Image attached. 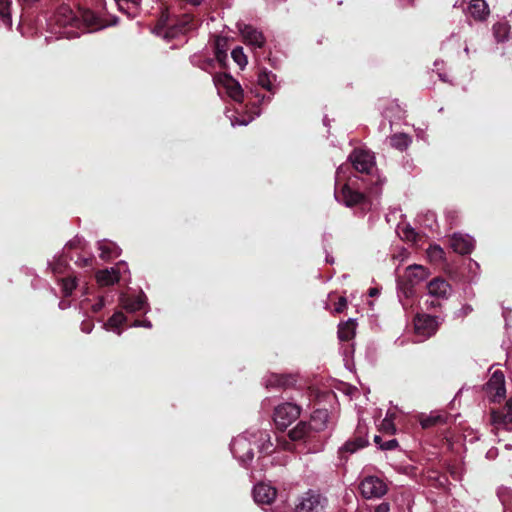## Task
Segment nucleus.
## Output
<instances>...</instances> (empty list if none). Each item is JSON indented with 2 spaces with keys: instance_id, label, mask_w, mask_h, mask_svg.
Segmentation results:
<instances>
[{
  "instance_id": "bb28decb",
  "label": "nucleus",
  "mask_w": 512,
  "mask_h": 512,
  "mask_svg": "<svg viewBox=\"0 0 512 512\" xmlns=\"http://www.w3.org/2000/svg\"><path fill=\"white\" fill-rule=\"evenodd\" d=\"M328 412L326 410H316L311 417V427L314 430H322L326 427Z\"/></svg>"
},
{
  "instance_id": "a18cd8bd",
  "label": "nucleus",
  "mask_w": 512,
  "mask_h": 512,
  "mask_svg": "<svg viewBox=\"0 0 512 512\" xmlns=\"http://www.w3.org/2000/svg\"><path fill=\"white\" fill-rule=\"evenodd\" d=\"M278 443L282 447V449H284V450H292L293 447H294L292 443H290V442H288L286 440H283V441L282 440H278Z\"/></svg>"
},
{
  "instance_id": "f704fd0d",
  "label": "nucleus",
  "mask_w": 512,
  "mask_h": 512,
  "mask_svg": "<svg viewBox=\"0 0 512 512\" xmlns=\"http://www.w3.org/2000/svg\"><path fill=\"white\" fill-rule=\"evenodd\" d=\"M191 21V18L190 16H185L183 18V20L181 21V23L174 29H170L169 31L165 32V37H174L177 33H184L186 32L189 27H187L189 25Z\"/></svg>"
},
{
  "instance_id": "ea45409f",
  "label": "nucleus",
  "mask_w": 512,
  "mask_h": 512,
  "mask_svg": "<svg viewBox=\"0 0 512 512\" xmlns=\"http://www.w3.org/2000/svg\"><path fill=\"white\" fill-rule=\"evenodd\" d=\"M259 441H262V444L260 446L261 450L265 453H269V447L272 446L270 443V437L269 434L265 431H259Z\"/></svg>"
},
{
  "instance_id": "4c0bfd02",
  "label": "nucleus",
  "mask_w": 512,
  "mask_h": 512,
  "mask_svg": "<svg viewBox=\"0 0 512 512\" xmlns=\"http://www.w3.org/2000/svg\"><path fill=\"white\" fill-rule=\"evenodd\" d=\"M380 430L388 434H394L396 432V428L392 418L388 416L385 417L380 424Z\"/></svg>"
},
{
  "instance_id": "bf43d9fd",
  "label": "nucleus",
  "mask_w": 512,
  "mask_h": 512,
  "mask_svg": "<svg viewBox=\"0 0 512 512\" xmlns=\"http://www.w3.org/2000/svg\"><path fill=\"white\" fill-rule=\"evenodd\" d=\"M89 261H90L89 259H84L83 260V265H88Z\"/></svg>"
},
{
  "instance_id": "c756f323",
  "label": "nucleus",
  "mask_w": 512,
  "mask_h": 512,
  "mask_svg": "<svg viewBox=\"0 0 512 512\" xmlns=\"http://www.w3.org/2000/svg\"><path fill=\"white\" fill-rule=\"evenodd\" d=\"M498 497L503 505L505 512H512V491L503 487L498 491Z\"/></svg>"
},
{
  "instance_id": "ddd939ff",
  "label": "nucleus",
  "mask_w": 512,
  "mask_h": 512,
  "mask_svg": "<svg viewBox=\"0 0 512 512\" xmlns=\"http://www.w3.org/2000/svg\"><path fill=\"white\" fill-rule=\"evenodd\" d=\"M252 494L256 503L271 504L277 496V490L270 484L258 483L254 486Z\"/></svg>"
},
{
  "instance_id": "f8f14e48",
  "label": "nucleus",
  "mask_w": 512,
  "mask_h": 512,
  "mask_svg": "<svg viewBox=\"0 0 512 512\" xmlns=\"http://www.w3.org/2000/svg\"><path fill=\"white\" fill-rule=\"evenodd\" d=\"M335 198L348 207L356 205L364 207L367 202L366 197L362 193L351 189L348 185H344L341 191H335Z\"/></svg>"
},
{
  "instance_id": "a211bd4d",
  "label": "nucleus",
  "mask_w": 512,
  "mask_h": 512,
  "mask_svg": "<svg viewBox=\"0 0 512 512\" xmlns=\"http://www.w3.org/2000/svg\"><path fill=\"white\" fill-rule=\"evenodd\" d=\"M414 295L415 289L413 285H410L402 280L398 282V297L405 310L413 307Z\"/></svg>"
},
{
  "instance_id": "9b49d317",
  "label": "nucleus",
  "mask_w": 512,
  "mask_h": 512,
  "mask_svg": "<svg viewBox=\"0 0 512 512\" xmlns=\"http://www.w3.org/2000/svg\"><path fill=\"white\" fill-rule=\"evenodd\" d=\"M349 159L353 167L361 173H369L375 164L373 154L362 149L354 150Z\"/></svg>"
},
{
  "instance_id": "4468645a",
  "label": "nucleus",
  "mask_w": 512,
  "mask_h": 512,
  "mask_svg": "<svg viewBox=\"0 0 512 512\" xmlns=\"http://www.w3.org/2000/svg\"><path fill=\"white\" fill-rule=\"evenodd\" d=\"M238 29L243 37L244 42L254 48H261L265 43L262 32L254 27L246 24H238Z\"/></svg>"
},
{
  "instance_id": "4be33fe9",
  "label": "nucleus",
  "mask_w": 512,
  "mask_h": 512,
  "mask_svg": "<svg viewBox=\"0 0 512 512\" xmlns=\"http://www.w3.org/2000/svg\"><path fill=\"white\" fill-rule=\"evenodd\" d=\"M493 35L497 42H504L512 38L511 26L506 21H500L493 26Z\"/></svg>"
},
{
  "instance_id": "2eb2a0df",
  "label": "nucleus",
  "mask_w": 512,
  "mask_h": 512,
  "mask_svg": "<svg viewBox=\"0 0 512 512\" xmlns=\"http://www.w3.org/2000/svg\"><path fill=\"white\" fill-rule=\"evenodd\" d=\"M429 295L437 298L446 299L451 294V286L441 278H435L427 285Z\"/></svg>"
},
{
  "instance_id": "0eeeda50",
  "label": "nucleus",
  "mask_w": 512,
  "mask_h": 512,
  "mask_svg": "<svg viewBox=\"0 0 512 512\" xmlns=\"http://www.w3.org/2000/svg\"><path fill=\"white\" fill-rule=\"evenodd\" d=\"M248 433L239 435L233 439L231 443V451L233 455L243 464H248L253 459V449Z\"/></svg>"
},
{
  "instance_id": "7ed1b4c3",
  "label": "nucleus",
  "mask_w": 512,
  "mask_h": 512,
  "mask_svg": "<svg viewBox=\"0 0 512 512\" xmlns=\"http://www.w3.org/2000/svg\"><path fill=\"white\" fill-rule=\"evenodd\" d=\"M327 499L319 492L308 490L299 499L296 504L297 512H318L326 508Z\"/></svg>"
},
{
  "instance_id": "72a5a7b5",
  "label": "nucleus",
  "mask_w": 512,
  "mask_h": 512,
  "mask_svg": "<svg viewBox=\"0 0 512 512\" xmlns=\"http://www.w3.org/2000/svg\"><path fill=\"white\" fill-rule=\"evenodd\" d=\"M60 285L63 294L65 296H70L77 286L76 278L71 276L62 278L60 280Z\"/></svg>"
},
{
  "instance_id": "9d476101",
  "label": "nucleus",
  "mask_w": 512,
  "mask_h": 512,
  "mask_svg": "<svg viewBox=\"0 0 512 512\" xmlns=\"http://www.w3.org/2000/svg\"><path fill=\"white\" fill-rule=\"evenodd\" d=\"M126 272H128L127 264L121 261L115 267L98 271L96 273V281L99 286H110L118 282L121 274Z\"/></svg>"
},
{
  "instance_id": "13d9d810",
  "label": "nucleus",
  "mask_w": 512,
  "mask_h": 512,
  "mask_svg": "<svg viewBox=\"0 0 512 512\" xmlns=\"http://www.w3.org/2000/svg\"><path fill=\"white\" fill-rule=\"evenodd\" d=\"M342 169H343V167H342V166H340V167L337 169V178H339V175H340V173H341Z\"/></svg>"
},
{
  "instance_id": "e433bc0d",
  "label": "nucleus",
  "mask_w": 512,
  "mask_h": 512,
  "mask_svg": "<svg viewBox=\"0 0 512 512\" xmlns=\"http://www.w3.org/2000/svg\"><path fill=\"white\" fill-rule=\"evenodd\" d=\"M443 421L442 416L440 415H429L426 417L421 418L420 423L423 428H429L437 423H440Z\"/></svg>"
},
{
  "instance_id": "49530a36",
  "label": "nucleus",
  "mask_w": 512,
  "mask_h": 512,
  "mask_svg": "<svg viewBox=\"0 0 512 512\" xmlns=\"http://www.w3.org/2000/svg\"><path fill=\"white\" fill-rule=\"evenodd\" d=\"M221 42H222V40L220 38H218L217 41H216V48H217V52H218V57L220 56L221 53L225 54L224 45H222Z\"/></svg>"
},
{
  "instance_id": "3c124183",
  "label": "nucleus",
  "mask_w": 512,
  "mask_h": 512,
  "mask_svg": "<svg viewBox=\"0 0 512 512\" xmlns=\"http://www.w3.org/2000/svg\"><path fill=\"white\" fill-rule=\"evenodd\" d=\"M471 311H472V307H471V306H469V305H466V306H464V307L461 309V312H462V315H463V316L468 315Z\"/></svg>"
},
{
  "instance_id": "603ef678",
  "label": "nucleus",
  "mask_w": 512,
  "mask_h": 512,
  "mask_svg": "<svg viewBox=\"0 0 512 512\" xmlns=\"http://www.w3.org/2000/svg\"><path fill=\"white\" fill-rule=\"evenodd\" d=\"M389 510V506L387 504H382L378 507L376 512H387Z\"/></svg>"
},
{
  "instance_id": "f03ea898",
  "label": "nucleus",
  "mask_w": 512,
  "mask_h": 512,
  "mask_svg": "<svg viewBox=\"0 0 512 512\" xmlns=\"http://www.w3.org/2000/svg\"><path fill=\"white\" fill-rule=\"evenodd\" d=\"M490 423L495 434L501 430L512 431V398H510L502 409H491Z\"/></svg>"
},
{
  "instance_id": "dca6fc26",
  "label": "nucleus",
  "mask_w": 512,
  "mask_h": 512,
  "mask_svg": "<svg viewBox=\"0 0 512 512\" xmlns=\"http://www.w3.org/2000/svg\"><path fill=\"white\" fill-rule=\"evenodd\" d=\"M452 249L459 254H468L474 247V240L468 235L454 234L450 240Z\"/></svg>"
},
{
  "instance_id": "5fc2aeb1",
  "label": "nucleus",
  "mask_w": 512,
  "mask_h": 512,
  "mask_svg": "<svg viewBox=\"0 0 512 512\" xmlns=\"http://www.w3.org/2000/svg\"><path fill=\"white\" fill-rule=\"evenodd\" d=\"M250 121H251V119H250V120H248V121H245V120H244V121H240V122H232V125H233V126H234V125H236V124H239V125H247Z\"/></svg>"
},
{
  "instance_id": "f3484780",
  "label": "nucleus",
  "mask_w": 512,
  "mask_h": 512,
  "mask_svg": "<svg viewBox=\"0 0 512 512\" xmlns=\"http://www.w3.org/2000/svg\"><path fill=\"white\" fill-rule=\"evenodd\" d=\"M427 276V270L423 266L412 265L406 269L405 274L401 280L415 286L418 283L424 281Z\"/></svg>"
},
{
  "instance_id": "473e14b6",
  "label": "nucleus",
  "mask_w": 512,
  "mask_h": 512,
  "mask_svg": "<svg viewBox=\"0 0 512 512\" xmlns=\"http://www.w3.org/2000/svg\"><path fill=\"white\" fill-rule=\"evenodd\" d=\"M125 321V315L122 312H116L110 317L108 322L105 324V328L107 330L116 331V329H118Z\"/></svg>"
},
{
  "instance_id": "412c9836",
  "label": "nucleus",
  "mask_w": 512,
  "mask_h": 512,
  "mask_svg": "<svg viewBox=\"0 0 512 512\" xmlns=\"http://www.w3.org/2000/svg\"><path fill=\"white\" fill-rule=\"evenodd\" d=\"M98 248L100 250V257L104 260H110L112 258L118 257L120 254L118 246L111 241H100L98 243Z\"/></svg>"
},
{
  "instance_id": "de8ad7c7",
  "label": "nucleus",
  "mask_w": 512,
  "mask_h": 512,
  "mask_svg": "<svg viewBox=\"0 0 512 512\" xmlns=\"http://www.w3.org/2000/svg\"><path fill=\"white\" fill-rule=\"evenodd\" d=\"M133 326H135V327L143 326V327H146V328H151L152 327L150 321H135Z\"/></svg>"
},
{
  "instance_id": "1a4fd4ad",
  "label": "nucleus",
  "mask_w": 512,
  "mask_h": 512,
  "mask_svg": "<svg viewBox=\"0 0 512 512\" xmlns=\"http://www.w3.org/2000/svg\"><path fill=\"white\" fill-rule=\"evenodd\" d=\"M439 322L436 317L427 314H418L414 318V330L417 336L427 339L435 334Z\"/></svg>"
},
{
  "instance_id": "8fccbe9b",
  "label": "nucleus",
  "mask_w": 512,
  "mask_h": 512,
  "mask_svg": "<svg viewBox=\"0 0 512 512\" xmlns=\"http://www.w3.org/2000/svg\"><path fill=\"white\" fill-rule=\"evenodd\" d=\"M380 291L378 288H370L369 289V296L370 297H376L377 295H379Z\"/></svg>"
},
{
  "instance_id": "cd10ccee",
  "label": "nucleus",
  "mask_w": 512,
  "mask_h": 512,
  "mask_svg": "<svg viewBox=\"0 0 512 512\" xmlns=\"http://www.w3.org/2000/svg\"><path fill=\"white\" fill-rule=\"evenodd\" d=\"M411 143V138L405 133L394 134L390 137V144L398 150L406 149Z\"/></svg>"
},
{
  "instance_id": "39448f33",
  "label": "nucleus",
  "mask_w": 512,
  "mask_h": 512,
  "mask_svg": "<svg viewBox=\"0 0 512 512\" xmlns=\"http://www.w3.org/2000/svg\"><path fill=\"white\" fill-rule=\"evenodd\" d=\"M300 415V408L293 403L278 405L274 411V422L279 429H286Z\"/></svg>"
},
{
  "instance_id": "2f4dec72",
  "label": "nucleus",
  "mask_w": 512,
  "mask_h": 512,
  "mask_svg": "<svg viewBox=\"0 0 512 512\" xmlns=\"http://www.w3.org/2000/svg\"><path fill=\"white\" fill-rule=\"evenodd\" d=\"M10 5L11 2L9 0H0V17L3 21V24L7 27H11L12 24Z\"/></svg>"
},
{
  "instance_id": "6e6552de",
  "label": "nucleus",
  "mask_w": 512,
  "mask_h": 512,
  "mask_svg": "<svg viewBox=\"0 0 512 512\" xmlns=\"http://www.w3.org/2000/svg\"><path fill=\"white\" fill-rule=\"evenodd\" d=\"M360 491L367 499L380 498L387 492V485L379 477L367 476L360 483Z\"/></svg>"
},
{
  "instance_id": "f257e3e1",
  "label": "nucleus",
  "mask_w": 512,
  "mask_h": 512,
  "mask_svg": "<svg viewBox=\"0 0 512 512\" xmlns=\"http://www.w3.org/2000/svg\"><path fill=\"white\" fill-rule=\"evenodd\" d=\"M52 29L61 37L76 38L85 29H97L96 17L90 10L78 9L75 12L69 5L63 4L53 16Z\"/></svg>"
},
{
  "instance_id": "7c9ffc66",
  "label": "nucleus",
  "mask_w": 512,
  "mask_h": 512,
  "mask_svg": "<svg viewBox=\"0 0 512 512\" xmlns=\"http://www.w3.org/2000/svg\"><path fill=\"white\" fill-rule=\"evenodd\" d=\"M274 80L275 76L266 70H262L258 74V84L268 91H272Z\"/></svg>"
},
{
  "instance_id": "c03bdc74",
  "label": "nucleus",
  "mask_w": 512,
  "mask_h": 512,
  "mask_svg": "<svg viewBox=\"0 0 512 512\" xmlns=\"http://www.w3.org/2000/svg\"><path fill=\"white\" fill-rule=\"evenodd\" d=\"M104 307V300L103 298H99L96 303H94L92 306H91V309L93 312H99L102 308Z\"/></svg>"
},
{
  "instance_id": "aec40b11",
  "label": "nucleus",
  "mask_w": 512,
  "mask_h": 512,
  "mask_svg": "<svg viewBox=\"0 0 512 512\" xmlns=\"http://www.w3.org/2000/svg\"><path fill=\"white\" fill-rule=\"evenodd\" d=\"M468 13L476 20H484L489 15V8L484 0H472L468 6Z\"/></svg>"
},
{
  "instance_id": "393cba45",
  "label": "nucleus",
  "mask_w": 512,
  "mask_h": 512,
  "mask_svg": "<svg viewBox=\"0 0 512 512\" xmlns=\"http://www.w3.org/2000/svg\"><path fill=\"white\" fill-rule=\"evenodd\" d=\"M119 10L126 13L128 16L133 17L137 13L139 0H114Z\"/></svg>"
},
{
  "instance_id": "a19ab883",
  "label": "nucleus",
  "mask_w": 512,
  "mask_h": 512,
  "mask_svg": "<svg viewBox=\"0 0 512 512\" xmlns=\"http://www.w3.org/2000/svg\"><path fill=\"white\" fill-rule=\"evenodd\" d=\"M443 254L444 252L439 246H431L429 248V255L435 259H441Z\"/></svg>"
},
{
  "instance_id": "b1692460",
  "label": "nucleus",
  "mask_w": 512,
  "mask_h": 512,
  "mask_svg": "<svg viewBox=\"0 0 512 512\" xmlns=\"http://www.w3.org/2000/svg\"><path fill=\"white\" fill-rule=\"evenodd\" d=\"M311 425H308L305 422H300L297 424L292 430L289 431V438L291 441H299L304 439L309 431H310Z\"/></svg>"
},
{
  "instance_id": "6ab92c4d",
  "label": "nucleus",
  "mask_w": 512,
  "mask_h": 512,
  "mask_svg": "<svg viewBox=\"0 0 512 512\" xmlns=\"http://www.w3.org/2000/svg\"><path fill=\"white\" fill-rule=\"evenodd\" d=\"M123 308L128 312L141 311L146 306V296L139 294L135 297L124 296L121 298Z\"/></svg>"
},
{
  "instance_id": "20e7f679",
  "label": "nucleus",
  "mask_w": 512,
  "mask_h": 512,
  "mask_svg": "<svg viewBox=\"0 0 512 512\" xmlns=\"http://www.w3.org/2000/svg\"><path fill=\"white\" fill-rule=\"evenodd\" d=\"M215 86L224 89L227 95L236 102L243 100V89L239 82L228 74H216L213 77Z\"/></svg>"
},
{
  "instance_id": "37998d69",
  "label": "nucleus",
  "mask_w": 512,
  "mask_h": 512,
  "mask_svg": "<svg viewBox=\"0 0 512 512\" xmlns=\"http://www.w3.org/2000/svg\"><path fill=\"white\" fill-rule=\"evenodd\" d=\"M398 445V442L396 439H391L389 441L384 442V444H381V449L383 450H392L396 448Z\"/></svg>"
},
{
  "instance_id": "6e6d98bb",
  "label": "nucleus",
  "mask_w": 512,
  "mask_h": 512,
  "mask_svg": "<svg viewBox=\"0 0 512 512\" xmlns=\"http://www.w3.org/2000/svg\"><path fill=\"white\" fill-rule=\"evenodd\" d=\"M79 242H80L79 240H73V241H70V242L68 243V245H69L70 247H75V246H76V243H79Z\"/></svg>"
},
{
  "instance_id": "423d86ee",
  "label": "nucleus",
  "mask_w": 512,
  "mask_h": 512,
  "mask_svg": "<svg viewBox=\"0 0 512 512\" xmlns=\"http://www.w3.org/2000/svg\"><path fill=\"white\" fill-rule=\"evenodd\" d=\"M486 393L491 402H500L506 395L505 377L502 371L495 370L486 386Z\"/></svg>"
},
{
  "instance_id": "09e8293b",
  "label": "nucleus",
  "mask_w": 512,
  "mask_h": 512,
  "mask_svg": "<svg viewBox=\"0 0 512 512\" xmlns=\"http://www.w3.org/2000/svg\"><path fill=\"white\" fill-rule=\"evenodd\" d=\"M81 329L85 333H89L92 330V325L90 323H82Z\"/></svg>"
},
{
  "instance_id": "c85d7f7f",
  "label": "nucleus",
  "mask_w": 512,
  "mask_h": 512,
  "mask_svg": "<svg viewBox=\"0 0 512 512\" xmlns=\"http://www.w3.org/2000/svg\"><path fill=\"white\" fill-rule=\"evenodd\" d=\"M368 441L363 437H356L353 440L347 441L341 448V452L354 453L357 450L365 447Z\"/></svg>"
},
{
  "instance_id": "58836bf2",
  "label": "nucleus",
  "mask_w": 512,
  "mask_h": 512,
  "mask_svg": "<svg viewBox=\"0 0 512 512\" xmlns=\"http://www.w3.org/2000/svg\"><path fill=\"white\" fill-rule=\"evenodd\" d=\"M51 269L55 274L63 273L64 269L67 266V261L65 258L60 257L55 262L50 263Z\"/></svg>"
},
{
  "instance_id": "c9c22d12",
  "label": "nucleus",
  "mask_w": 512,
  "mask_h": 512,
  "mask_svg": "<svg viewBox=\"0 0 512 512\" xmlns=\"http://www.w3.org/2000/svg\"><path fill=\"white\" fill-rule=\"evenodd\" d=\"M231 56L240 68H244L247 65V57L244 54L242 47L234 48L231 52Z\"/></svg>"
},
{
  "instance_id": "a878e982",
  "label": "nucleus",
  "mask_w": 512,
  "mask_h": 512,
  "mask_svg": "<svg viewBox=\"0 0 512 512\" xmlns=\"http://www.w3.org/2000/svg\"><path fill=\"white\" fill-rule=\"evenodd\" d=\"M355 326L356 325L353 320L340 324L338 328L339 339L342 341L350 340L355 334Z\"/></svg>"
},
{
  "instance_id": "864d4df0",
  "label": "nucleus",
  "mask_w": 512,
  "mask_h": 512,
  "mask_svg": "<svg viewBox=\"0 0 512 512\" xmlns=\"http://www.w3.org/2000/svg\"><path fill=\"white\" fill-rule=\"evenodd\" d=\"M374 442H375L377 445H379V447H380V448H381V444H384V443L382 442L381 437H380V436H378V435H375V436H374Z\"/></svg>"
},
{
  "instance_id": "052dcab7",
  "label": "nucleus",
  "mask_w": 512,
  "mask_h": 512,
  "mask_svg": "<svg viewBox=\"0 0 512 512\" xmlns=\"http://www.w3.org/2000/svg\"><path fill=\"white\" fill-rule=\"evenodd\" d=\"M505 447H506L507 449H510V448H511V445H508V444H507V445H505Z\"/></svg>"
},
{
  "instance_id": "4d7b16f0",
  "label": "nucleus",
  "mask_w": 512,
  "mask_h": 512,
  "mask_svg": "<svg viewBox=\"0 0 512 512\" xmlns=\"http://www.w3.org/2000/svg\"><path fill=\"white\" fill-rule=\"evenodd\" d=\"M87 302H88V300L82 301L81 306H82L83 309H87Z\"/></svg>"
},
{
  "instance_id": "5701e85b",
  "label": "nucleus",
  "mask_w": 512,
  "mask_h": 512,
  "mask_svg": "<svg viewBox=\"0 0 512 512\" xmlns=\"http://www.w3.org/2000/svg\"><path fill=\"white\" fill-rule=\"evenodd\" d=\"M295 377L292 375L272 374L267 379L266 385L272 387H288L295 383Z\"/></svg>"
},
{
  "instance_id": "79ce46f5",
  "label": "nucleus",
  "mask_w": 512,
  "mask_h": 512,
  "mask_svg": "<svg viewBox=\"0 0 512 512\" xmlns=\"http://www.w3.org/2000/svg\"><path fill=\"white\" fill-rule=\"evenodd\" d=\"M347 306V300L345 297H340L338 302L335 304L334 311L336 313H341Z\"/></svg>"
}]
</instances>
